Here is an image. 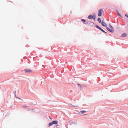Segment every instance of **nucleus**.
Here are the masks:
<instances>
[{
	"instance_id": "nucleus-1",
	"label": "nucleus",
	"mask_w": 128,
	"mask_h": 128,
	"mask_svg": "<svg viewBox=\"0 0 128 128\" xmlns=\"http://www.w3.org/2000/svg\"><path fill=\"white\" fill-rule=\"evenodd\" d=\"M103 12V10L102 9H100L99 10L98 12V16H102V14Z\"/></svg>"
},
{
	"instance_id": "nucleus-2",
	"label": "nucleus",
	"mask_w": 128,
	"mask_h": 128,
	"mask_svg": "<svg viewBox=\"0 0 128 128\" xmlns=\"http://www.w3.org/2000/svg\"><path fill=\"white\" fill-rule=\"evenodd\" d=\"M24 71L26 73H29L32 72V70H30L28 69H24Z\"/></svg>"
},
{
	"instance_id": "nucleus-3",
	"label": "nucleus",
	"mask_w": 128,
	"mask_h": 128,
	"mask_svg": "<svg viewBox=\"0 0 128 128\" xmlns=\"http://www.w3.org/2000/svg\"><path fill=\"white\" fill-rule=\"evenodd\" d=\"M101 24L102 25L106 27L107 26L106 24L103 21H102Z\"/></svg>"
},
{
	"instance_id": "nucleus-4",
	"label": "nucleus",
	"mask_w": 128,
	"mask_h": 128,
	"mask_svg": "<svg viewBox=\"0 0 128 128\" xmlns=\"http://www.w3.org/2000/svg\"><path fill=\"white\" fill-rule=\"evenodd\" d=\"M106 28L110 32H114V30L113 29H110L108 27H106Z\"/></svg>"
},
{
	"instance_id": "nucleus-5",
	"label": "nucleus",
	"mask_w": 128,
	"mask_h": 128,
	"mask_svg": "<svg viewBox=\"0 0 128 128\" xmlns=\"http://www.w3.org/2000/svg\"><path fill=\"white\" fill-rule=\"evenodd\" d=\"M88 18L89 19H92L94 18V17L92 15L90 14L88 16Z\"/></svg>"
},
{
	"instance_id": "nucleus-6",
	"label": "nucleus",
	"mask_w": 128,
	"mask_h": 128,
	"mask_svg": "<svg viewBox=\"0 0 128 128\" xmlns=\"http://www.w3.org/2000/svg\"><path fill=\"white\" fill-rule=\"evenodd\" d=\"M127 34L126 33H124L121 35V36L122 37H126L127 36Z\"/></svg>"
},
{
	"instance_id": "nucleus-7",
	"label": "nucleus",
	"mask_w": 128,
	"mask_h": 128,
	"mask_svg": "<svg viewBox=\"0 0 128 128\" xmlns=\"http://www.w3.org/2000/svg\"><path fill=\"white\" fill-rule=\"evenodd\" d=\"M53 124H58V122L57 120H54L52 122Z\"/></svg>"
},
{
	"instance_id": "nucleus-8",
	"label": "nucleus",
	"mask_w": 128,
	"mask_h": 128,
	"mask_svg": "<svg viewBox=\"0 0 128 128\" xmlns=\"http://www.w3.org/2000/svg\"><path fill=\"white\" fill-rule=\"evenodd\" d=\"M98 21L99 22V23H101V19L100 18H98Z\"/></svg>"
},
{
	"instance_id": "nucleus-9",
	"label": "nucleus",
	"mask_w": 128,
	"mask_h": 128,
	"mask_svg": "<svg viewBox=\"0 0 128 128\" xmlns=\"http://www.w3.org/2000/svg\"><path fill=\"white\" fill-rule=\"evenodd\" d=\"M53 124L52 123V122H50V123H49V126H51L52 125H53Z\"/></svg>"
},
{
	"instance_id": "nucleus-10",
	"label": "nucleus",
	"mask_w": 128,
	"mask_h": 128,
	"mask_svg": "<svg viewBox=\"0 0 128 128\" xmlns=\"http://www.w3.org/2000/svg\"><path fill=\"white\" fill-rule=\"evenodd\" d=\"M100 30L104 32H106L104 31L101 28H100Z\"/></svg>"
},
{
	"instance_id": "nucleus-11",
	"label": "nucleus",
	"mask_w": 128,
	"mask_h": 128,
	"mask_svg": "<svg viewBox=\"0 0 128 128\" xmlns=\"http://www.w3.org/2000/svg\"><path fill=\"white\" fill-rule=\"evenodd\" d=\"M81 21H82L83 22H85L86 21V20L84 19H82L81 20Z\"/></svg>"
},
{
	"instance_id": "nucleus-12",
	"label": "nucleus",
	"mask_w": 128,
	"mask_h": 128,
	"mask_svg": "<svg viewBox=\"0 0 128 128\" xmlns=\"http://www.w3.org/2000/svg\"><path fill=\"white\" fill-rule=\"evenodd\" d=\"M110 27L112 29H113L114 30V28L111 25H110Z\"/></svg>"
},
{
	"instance_id": "nucleus-13",
	"label": "nucleus",
	"mask_w": 128,
	"mask_h": 128,
	"mask_svg": "<svg viewBox=\"0 0 128 128\" xmlns=\"http://www.w3.org/2000/svg\"><path fill=\"white\" fill-rule=\"evenodd\" d=\"M96 28H98L99 29H100V28L98 26V25H96Z\"/></svg>"
},
{
	"instance_id": "nucleus-14",
	"label": "nucleus",
	"mask_w": 128,
	"mask_h": 128,
	"mask_svg": "<svg viewBox=\"0 0 128 128\" xmlns=\"http://www.w3.org/2000/svg\"><path fill=\"white\" fill-rule=\"evenodd\" d=\"M86 111H80V112H81L82 113H85L86 112Z\"/></svg>"
},
{
	"instance_id": "nucleus-15",
	"label": "nucleus",
	"mask_w": 128,
	"mask_h": 128,
	"mask_svg": "<svg viewBox=\"0 0 128 128\" xmlns=\"http://www.w3.org/2000/svg\"><path fill=\"white\" fill-rule=\"evenodd\" d=\"M117 12L118 13V16H119L121 17L122 16H121L120 15V14L119 13H118V11H117Z\"/></svg>"
},
{
	"instance_id": "nucleus-16",
	"label": "nucleus",
	"mask_w": 128,
	"mask_h": 128,
	"mask_svg": "<svg viewBox=\"0 0 128 128\" xmlns=\"http://www.w3.org/2000/svg\"><path fill=\"white\" fill-rule=\"evenodd\" d=\"M24 109H26V108H27L28 107V106H24Z\"/></svg>"
},
{
	"instance_id": "nucleus-17",
	"label": "nucleus",
	"mask_w": 128,
	"mask_h": 128,
	"mask_svg": "<svg viewBox=\"0 0 128 128\" xmlns=\"http://www.w3.org/2000/svg\"><path fill=\"white\" fill-rule=\"evenodd\" d=\"M125 16L126 17H127L128 18V16L127 15L125 14Z\"/></svg>"
},
{
	"instance_id": "nucleus-18",
	"label": "nucleus",
	"mask_w": 128,
	"mask_h": 128,
	"mask_svg": "<svg viewBox=\"0 0 128 128\" xmlns=\"http://www.w3.org/2000/svg\"><path fill=\"white\" fill-rule=\"evenodd\" d=\"M58 126V125H56V127L57 126Z\"/></svg>"
},
{
	"instance_id": "nucleus-19",
	"label": "nucleus",
	"mask_w": 128,
	"mask_h": 128,
	"mask_svg": "<svg viewBox=\"0 0 128 128\" xmlns=\"http://www.w3.org/2000/svg\"><path fill=\"white\" fill-rule=\"evenodd\" d=\"M78 86H79V84H78Z\"/></svg>"
},
{
	"instance_id": "nucleus-20",
	"label": "nucleus",
	"mask_w": 128,
	"mask_h": 128,
	"mask_svg": "<svg viewBox=\"0 0 128 128\" xmlns=\"http://www.w3.org/2000/svg\"><path fill=\"white\" fill-rule=\"evenodd\" d=\"M95 18H94V20H95Z\"/></svg>"
}]
</instances>
